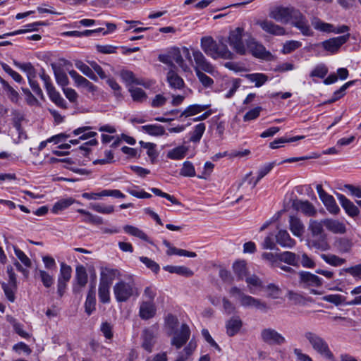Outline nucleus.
Masks as SVG:
<instances>
[{"mask_svg": "<svg viewBox=\"0 0 361 361\" xmlns=\"http://www.w3.org/2000/svg\"><path fill=\"white\" fill-rule=\"evenodd\" d=\"M324 204L326 206L327 210L331 214H336L340 210L336 202V200L332 195L330 197H328Z\"/></svg>", "mask_w": 361, "mask_h": 361, "instance_id": "obj_59", "label": "nucleus"}, {"mask_svg": "<svg viewBox=\"0 0 361 361\" xmlns=\"http://www.w3.org/2000/svg\"><path fill=\"white\" fill-rule=\"evenodd\" d=\"M1 287L7 299L10 302H14L16 300L15 293L17 289V284L14 286L11 283H2Z\"/></svg>", "mask_w": 361, "mask_h": 361, "instance_id": "obj_44", "label": "nucleus"}, {"mask_svg": "<svg viewBox=\"0 0 361 361\" xmlns=\"http://www.w3.org/2000/svg\"><path fill=\"white\" fill-rule=\"evenodd\" d=\"M150 190L156 195L166 198L169 201H170L172 204L178 205V206H183L182 203L176 199L174 196L171 195L168 193H166L163 191H161L160 189L157 188H150Z\"/></svg>", "mask_w": 361, "mask_h": 361, "instance_id": "obj_50", "label": "nucleus"}, {"mask_svg": "<svg viewBox=\"0 0 361 361\" xmlns=\"http://www.w3.org/2000/svg\"><path fill=\"white\" fill-rule=\"evenodd\" d=\"M293 207L298 211H301L307 216H313L317 214L316 209L309 201L294 200Z\"/></svg>", "mask_w": 361, "mask_h": 361, "instance_id": "obj_20", "label": "nucleus"}, {"mask_svg": "<svg viewBox=\"0 0 361 361\" xmlns=\"http://www.w3.org/2000/svg\"><path fill=\"white\" fill-rule=\"evenodd\" d=\"M157 309L154 302L142 301L139 308V316L143 320L153 318L156 314Z\"/></svg>", "mask_w": 361, "mask_h": 361, "instance_id": "obj_15", "label": "nucleus"}, {"mask_svg": "<svg viewBox=\"0 0 361 361\" xmlns=\"http://www.w3.org/2000/svg\"><path fill=\"white\" fill-rule=\"evenodd\" d=\"M118 271L115 269L102 268L100 274L99 283L111 286Z\"/></svg>", "mask_w": 361, "mask_h": 361, "instance_id": "obj_27", "label": "nucleus"}, {"mask_svg": "<svg viewBox=\"0 0 361 361\" xmlns=\"http://www.w3.org/2000/svg\"><path fill=\"white\" fill-rule=\"evenodd\" d=\"M337 197L341 206L349 216L354 217L359 214L360 211L358 208L345 195L342 194H337Z\"/></svg>", "mask_w": 361, "mask_h": 361, "instance_id": "obj_21", "label": "nucleus"}, {"mask_svg": "<svg viewBox=\"0 0 361 361\" xmlns=\"http://www.w3.org/2000/svg\"><path fill=\"white\" fill-rule=\"evenodd\" d=\"M180 174L185 177H193L195 176V170L193 164L188 161L183 163Z\"/></svg>", "mask_w": 361, "mask_h": 361, "instance_id": "obj_53", "label": "nucleus"}, {"mask_svg": "<svg viewBox=\"0 0 361 361\" xmlns=\"http://www.w3.org/2000/svg\"><path fill=\"white\" fill-rule=\"evenodd\" d=\"M304 137H305L304 136H295V137H292L290 138L280 137V138L276 139V140H274L273 142H270L269 147L271 149H278V148L281 147V145H280L281 144L295 142L297 140L303 139Z\"/></svg>", "mask_w": 361, "mask_h": 361, "instance_id": "obj_49", "label": "nucleus"}, {"mask_svg": "<svg viewBox=\"0 0 361 361\" xmlns=\"http://www.w3.org/2000/svg\"><path fill=\"white\" fill-rule=\"evenodd\" d=\"M141 347L148 353H151L156 343L155 334L152 329H145L141 336Z\"/></svg>", "mask_w": 361, "mask_h": 361, "instance_id": "obj_14", "label": "nucleus"}, {"mask_svg": "<svg viewBox=\"0 0 361 361\" xmlns=\"http://www.w3.org/2000/svg\"><path fill=\"white\" fill-rule=\"evenodd\" d=\"M247 47L251 54L256 58L268 59L271 53L266 50L265 47L258 43L254 38L250 37L246 42Z\"/></svg>", "mask_w": 361, "mask_h": 361, "instance_id": "obj_12", "label": "nucleus"}, {"mask_svg": "<svg viewBox=\"0 0 361 361\" xmlns=\"http://www.w3.org/2000/svg\"><path fill=\"white\" fill-rule=\"evenodd\" d=\"M163 244L168 248L166 251V254L168 255H176L188 257H195L197 256V254L194 252H190L183 249H178L176 248V247L172 246L171 243L166 240H163Z\"/></svg>", "mask_w": 361, "mask_h": 361, "instance_id": "obj_26", "label": "nucleus"}, {"mask_svg": "<svg viewBox=\"0 0 361 361\" xmlns=\"http://www.w3.org/2000/svg\"><path fill=\"white\" fill-rule=\"evenodd\" d=\"M196 75L198 78L200 82L205 87H210L213 85L214 80L210 77L207 76L203 71H197Z\"/></svg>", "mask_w": 361, "mask_h": 361, "instance_id": "obj_63", "label": "nucleus"}, {"mask_svg": "<svg viewBox=\"0 0 361 361\" xmlns=\"http://www.w3.org/2000/svg\"><path fill=\"white\" fill-rule=\"evenodd\" d=\"M261 340L270 345H281L286 343L285 337L272 328H265L261 331Z\"/></svg>", "mask_w": 361, "mask_h": 361, "instance_id": "obj_7", "label": "nucleus"}, {"mask_svg": "<svg viewBox=\"0 0 361 361\" xmlns=\"http://www.w3.org/2000/svg\"><path fill=\"white\" fill-rule=\"evenodd\" d=\"M322 259H324L327 264L338 267L343 264L345 262V259L343 258H341L335 255H325L322 254L321 255Z\"/></svg>", "mask_w": 361, "mask_h": 361, "instance_id": "obj_47", "label": "nucleus"}, {"mask_svg": "<svg viewBox=\"0 0 361 361\" xmlns=\"http://www.w3.org/2000/svg\"><path fill=\"white\" fill-rule=\"evenodd\" d=\"M96 298L94 287L92 286L88 291L86 300L85 302V312L90 315L95 310Z\"/></svg>", "mask_w": 361, "mask_h": 361, "instance_id": "obj_31", "label": "nucleus"}, {"mask_svg": "<svg viewBox=\"0 0 361 361\" xmlns=\"http://www.w3.org/2000/svg\"><path fill=\"white\" fill-rule=\"evenodd\" d=\"M129 92L134 102H143L147 98L145 92L140 87H130Z\"/></svg>", "mask_w": 361, "mask_h": 361, "instance_id": "obj_43", "label": "nucleus"}, {"mask_svg": "<svg viewBox=\"0 0 361 361\" xmlns=\"http://www.w3.org/2000/svg\"><path fill=\"white\" fill-rule=\"evenodd\" d=\"M196 348V343L191 340L189 343L184 348L183 353L180 355L178 357H183L185 361L194 352Z\"/></svg>", "mask_w": 361, "mask_h": 361, "instance_id": "obj_61", "label": "nucleus"}, {"mask_svg": "<svg viewBox=\"0 0 361 361\" xmlns=\"http://www.w3.org/2000/svg\"><path fill=\"white\" fill-rule=\"evenodd\" d=\"M4 90L6 92L8 99L14 103H16L19 100V94L5 80L1 82Z\"/></svg>", "mask_w": 361, "mask_h": 361, "instance_id": "obj_40", "label": "nucleus"}, {"mask_svg": "<svg viewBox=\"0 0 361 361\" xmlns=\"http://www.w3.org/2000/svg\"><path fill=\"white\" fill-rule=\"evenodd\" d=\"M245 77L250 82H255L257 87L262 86L268 80L267 75L264 73H250Z\"/></svg>", "mask_w": 361, "mask_h": 361, "instance_id": "obj_38", "label": "nucleus"}, {"mask_svg": "<svg viewBox=\"0 0 361 361\" xmlns=\"http://www.w3.org/2000/svg\"><path fill=\"white\" fill-rule=\"evenodd\" d=\"M304 336L319 355L329 360H334L335 357L324 338L312 331L305 332Z\"/></svg>", "mask_w": 361, "mask_h": 361, "instance_id": "obj_2", "label": "nucleus"}, {"mask_svg": "<svg viewBox=\"0 0 361 361\" xmlns=\"http://www.w3.org/2000/svg\"><path fill=\"white\" fill-rule=\"evenodd\" d=\"M124 231L133 236L137 237L145 241L149 242L148 236L140 229L130 225H126L123 227Z\"/></svg>", "mask_w": 361, "mask_h": 361, "instance_id": "obj_39", "label": "nucleus"}, {"mask_svg": "<svg viewBox=\"0 0 361 361\" xmlns=\"http://www.w3.org/2000/svg\"><path fill=\"white\" fill-rule=\"evenodd\" d=\"M14 64L18 68H20L21 70L24 71L27 73V78H35L36 76V71L34 68V66L30 63H21L17 61H14Z\"/></svg>", "mask_w": 361, "mask_h": 361, "instance_id": "obj_54", "label": "nucleus"}, {"mask_svg": "<svg viewBox=\"0 0 361 361\" xmlns=\"http://www.w3.org/2000/svg\"><path fill=\"white\" fill-rule=\"evenodd\" d=\"M239 300L240 305L244 307H255L261 310H267L268 308L264 302L245 294L242 295Z\"/></svg>", "mask_w": 361, "mask_h": 361, "instance_id": "obj_19", "label": "nucleus"}, {"mask_svg": "<svg viewBox=\"0 0 361 361\" xmlns=\"http://www.w3.org/2000/svg\"><path fill=\"white\" fill-rule=\"evenodd\" d=\"M300 283L303 287H319L322 285V279L318 276L308 271H300L298 273Z\"/></svg>", "mask_w": 361, "mask_h": 361, "instance_id": "obj_13", "label": "nucleus"}, {"mask_svg": "<svg viewBox=\"0 0 361 361\" xmlns=\"http://www.w3.org/2000/svg\"><path fill=\"white\" fill-rule=\"evenodd\" d=\"M41 281L46 288H50L54 283V278L49 273L44 270L38 271Z\"/></svg>", "mask_w": 361, "mask_h": 361, "instance_id": "obj_57", "label": "nucleus"}, {"mask_svg": "<svg viewBox=\"0 0 361 361\" xmlns=\"http://www.w3.org/2000/svg\"><path fill=\"white\" fill-rule=\"evenodd\" d=\"M159 60L171 66H173V63L175 61L183 71L186 72L190 70L189 66L183 60L180 49L177 47L171 48L166 54H160L159 56Z\"/></svg>", "mask_w": 361, "mask_h": 361, "instance_id": "obj_5", "label": "nucleus"}, {"mask_svg": "<svg viewBox=\"0 0 361 361\" xmlns=\"http://www.w3.org/2000/svg\"><path fill=\"white\" fill-rule=\"evenodd\" d=\"M116 300L118 302L128 301L133 296H138V289L133 281L126 282L120 281L113 288Z\"/></svg>", "mask_w": 361, "mask_h": 361, "instance_id": "obj_4", "label": "nucleus"}, {"mask_svg": "<svg viewBox=\"0 0 361 361\" xmlns=\"http://www.w3.org/2000/svg\"><path fill=\"white\" fill-rule=\"evenodd\" d=\"M192 56L195 63L194 66L195 73H197V71H204L210 74L214 72V67L207 59L202 51L198 49H192Z\"/></svg>", "mask_w": 361, "mask_h": 361, "instance_id": "obj_8", "label": "nucleus"}, {"mask_svg": "<svg viewBox=\"0 0 361 361\" xmlns=\"http://www.w3.org/2000/svg\"><path fill=\"white\" fill-rule=\"evenodd\" d=\"M140 260L149 269H151L154 273L157 274L160 269L159 265L154 260L147 257H140Z\"/></svg>", "mask_w": 361, "mask_h": 361, "instance_id": "obj_56", "label": "nucleus"}, {"mask_svg": "<svg viewBox=\"0 0 361 361\" xmlns=\"http://www.w3.org/2000/svg\"><path fill=\"white\" fill-rule=\"evenodd\" d=\"M334 247L339 253H348L350 252L352 249L353 243L348 238H338L335 240L334 243Z\"/></svg>", "mask_w": 361, "mask_h": 361, "instance_id": "obj_28", "label": "nucleus"}, {"mask_svg": "<svg viewBox=\"0 0 361 361\" xmlns=\"http://www.w3.org/2000/svg\"><path fill=\"white\" fill-rule=\"evenodd\" d=\"M208 106L205 105H200V104H192L188 106L180 114V117L185 116L188 117L191 116H194L197 114L202 111L207 109Z\"/></svg>", "mask_w": 361, "mask_h": 361, "instance_id": "obj_41", "label": "nucleus"}, {"mask_svg": "<svg viewBox=\"0 0 361 361\" xmlns=\"http://www.w3.org/2000/svg\"><path fill=\"white\" fill-rule=\"evenodd\" d=\"M279 261L284 262L290 266L298 267L300 262V257L294 252L285 251L279 253Z\"/></svg>", "mask_w": 361, "mask_h": 361, "instance_id": "obj_25", "label": "nucleus"}, {"mask_svg": "<svg viewBox=\"0 0 361 361\" xmlns=\"http://www.w3.org/2000/svg\"><path fill=\"white\" fill-rule=\"evenodd\" d=\"M42 24V23H39V22L27 24L25 26L26 28L25 30H16L14 32L4 34L2 35H0V39H3L7 36H13V35L22 34V33L25 32V31L37 30V29H38L37 27Z\"/></svg>", "mask_w": 361, "mask_h": 361, "instance_id": "obj_51", "label": "nucleus"}, {"mask_svg": "<svg viewBox=\"0 0 361 361\" xmlns=\"http://www.w3.org/2000/svg\"><path fill=\"white\" fill-rule=\"evenodd\" d=\"M243 28L237 27L229 32L228 40H226L234 51L240 55L246 52V48L243 42Z\"/></svg>", "mask_w": 361, "mask_h": 361, "instance_id": "obj_6", "label": "nucleus"}, {"mask_svg": "<svg viewBox=\"0 0 361 361\" xmlns=\"http://www.w3.org/2000/svg\"><path fill=\"white\" fill-rule=\"evenodd\" d=\"M167 82L169 87L172 89L180 90L183 88L185 82L183 78L173 70H170L167 73Z\"/></svg>", "mask_w": 361, "mask_h": 361, "instance_id": "obj_24", "label": "nucleus"}, {"mask_svg": "<svg viewBox=\"0 0 361 361\" xmlns=\"http://www.w3.org/2000/svg\"><path fill=\"white\" fill-rule=\"evenodd\" d=\"M324 219L321 221L316 220H310L309 224V230L312 237L318 238L311 240L312 245L320 250L325 251L329 248L327 242L326 235L324 231Z\"/></svg>", "mask_w": 361, "mask_h": 361, "instance_id": "obj_3", "label": "nucleus"}, {"mask_svg": "<svg viewBox=\"0 0 361 361\" xmlns=\"http://www.w3.org/2000/svg\"><path fill=\"white\" fill-rule=\"evenodd\" d=\"M47 92L51 101L57 106L63 109H66L68 108L66 102L61 96L60 93L56 90L55 87L50 88V90H48Z\"/></svg>", "mask_w": 361, "mask_h": 361, "instance_id": "obj_32", "label": "nucleus"}, {"mask_svg": "<svg viewBox=\"0 0 361 361\" xmlns=\"http://www.w3.org/2000/svg\"><path fill=\"white\" fill-rule=\"evenodd\" d=\"M72 269L69 265H67L65 263L61 264V269L60 274L59 276L58 280H61L62 281L68 282L71 277Z\"/></svg>", "mask_w": 361, "mask_h": 361, "instance_id": "obj_52", "label": "nucleus"}, {"mask_svg": "<svg viewBox=\"0 0 361 361\" xmlns=\"http://www.w3.org/2000/svg\"><path fill=\"white\" fill-rule=\"evenodd\" d=\"M142 130L152 136H161L165 134V129L164 126L157 124H149L142 126Z\"/></svg>", "mask_w": 361, "mask_h": 361, "instance_id": "obj_33", "label": "nucleus"}, {"mask_svg": "<svg viewBox=\"0 0 361 361\" xmlns=\"http://www.w3.org/2000/svg\"><path fill=\"white\" fill-rule=\"evenodd\" d=\"M343 271L355 279H361V264L343 269Z\"/></svg>", "mask_w": 361, "mask_h": 361, "instance_id": "obj_64", "label": "nucleus"}, {"mask_svg": "<svg viewBox=\"0 0 361 361\" xmlns=\"http://www.w3.org/2000/svg\"><path fill=\"white\" fill-rule=\"evenodd\" d=\"M77 286L83 288L86 286L88 281V276L85 267L83 265H78L75 269V277Z\"/></svg>", "mask_w": 361, "mask_h": 361, "instance_id": "obj_30", "label": "nucleus"}, {"mask_svg": "<svg viewBox=\"0 0 361 361\" xmlns=\"http://www.w3.org/2000/svg\"><path fill=\"white\" fill-rule=\"evenodd\" d=\"M110 286H109V285L99 283L98 295H99V300L101 302L109 303L110 302V295H109Z\"/></svg>", "mask_w": 361, "mask_h": 361, "instance_id": "obj_48", "label": "nucleus"}, {"mask_svg": "<svg viewBox=\"0 0 361 361\" xmlns=\"http://www.w3.org/2000/svg\"><path fill=\"white\" fill-rule=\"evenodd\" d=\"M74 202L75 200L72 197L61 199L54 204L51 209V212L54 214H58L59 212H61L72 205Z\"/></svg>", "mask_w": 361, "mask_h": 361, "instance_id": "obj_36", "label": "nucleus"}, {"mask_svg": "<svg viewBox=\"0 0 361 361\" xmlns=\"http://www.w3.org/2000/svg\"><path fill=\"white\" fill-rule=\"evenodd\" d=\"M302 45L300 42L298 41H288L286 42L283 47V53L290 54L294 50L297 49Z\"/></svg>", "mask_w": 361, "mask_h": 361, "instance_id": "obj_62", "label": "nucleus"}, {"mask_svg": "<svg viewBox=\"0 0 361 361\" xmlns=\"http://www.w3.org/2000/svg\"><path fill=\"white\" fill-rule=\"evenodd\" d=\"M291 11L292 8L277 7L271 12L270 17L278 22L288 23L291 18Z\"/></svg>", "mask_w": 361, "mask_h": 361, "instance_id": "obj_17", "label": "nucleus"}, {"mask_svg": "<svg viewBox=\"0 0 361 361\" xmlns=\"http://www.w3.org/2000/svg\"><path fill=\"white\" fill-rule=\"evenodd\" d=\"M349 39V34L333 37L325 40L317 46H322L324 49L334 54L338 51L341 47Z\"/></svg>", "mask_w": 361, "mask_h": 361, "instance_id": "obj_11", "label": "nucleus"}, {"mask_svg": "<svg viewBox=\"0 0 361 361\" xmlns=\"http://www.w3.org/2000/svg\"><path fill=\"white\" fill-rule=\"evenodd\" d=\"M224 312L228 315L237 312V308L235 305L231 302L226 297L222 299Z\"/></svg>", "mask_w": 361, "mask_h": 361, "instance_id": "obj_58", "label": "nucleus"}, {"mask_svg": "<svg viewBox=\"0 0 361 361\" xmlns=\"http://www.w3.org/2000/svg\"><path fill=\"white\" fill-rule=\"evenodd\" d=\"M188 149V147L184 145L178 146L169 151L167 157L173 160L182 159L185 156Z\"/></svg>", "mask_w": 361, "mask_h": 361, "instance_id": "obj_34", "label": "nucleus"}, {"mask_svg": "<svg viewBox=\"0 0 361 361\" xmlns=\"http://www.w3.org/2000/svg\"><path fill=\"white\" fill-rule=\"evenodd\" d=\"M290 22L305 36H310L312 35L307 20L302 16V14L298 10L292 8L291 18Z\"/></svg>", "mask_w": 361, "mask_h": 361, "instance_id": "obj_9", "label": "nucleus"}, {"mask_svg": "<svg viewBox=\"0 0 361 361\" xmlns=\"http://www.w3.org/2000/svg\"><path fill=\"white\" fill-rule=\"evenodd\" d=\"M75 67L80 70L85 75L91 80L97 82L98 80L97 76L94 73L91 66L90 67L81 61H76L75 63Z\"/></svg>", "mask_w": 361, "mask_h": 361, "instance_id": "obj_35", "label": "nucleus"}, {"mask_svg": "<svg viewBox=\"0 0 361 361\" xmlns=\"http://www.w3.org/2000/svg\"><path fill=\"white\" fill-rule=\"evenodd\" d=\"M205 124L203 123H199L195 126L194 130L190 133V141L192 142H197L202 137L205 131Z\"/></svg>", "mask_w": 361, "mask_h": 361, "instance_id": "obj_42", "label": "nucleus"}, {"mask_svg": "<svg viewBox=\"0 0 361 361\" xmlns=\"http://www.w3.org/2000/svg\"><path fill=\"white\" fill-rule=\"evenodd\" d=\"M200 47L208 56L214 60L234 58V54L229 50L226 39L223 37H219L218 41L214 40L211 36L202 37L200 39Z\"/></svg>", "mask_w": 361, "mask_h": 361, "instance_id": "obj_1", "label": "nucleus"}, {"mask_svg": "<svg viewBox=\"0 0 361 361\" xmlns=\"http://www.w3.org/2000/svg\"><path fill=\"white\" fill-rule=\"evenodd\" d=\"M289 229L295 237L302 236L305 232V226L302 221L295 216H289Z\"/></svg>", "mask_w": 361, "mask_h": 361, "instance_id": "obj_22", "label": "nucleus"}, {"mask_svg": "<svg viewBox=\"0 0 361 361\" xmlns=\"http://www.w3.org/2000/svg\"><path fill=\"white\" fill-rule=\"evenodd\" d=\"M243 326V322L239 316H233L226 322V334L233 336L238 333Z\"/></svg>", "mask_w": 361, "mask_h": 361, "instance_id": "obj_23", "label": "nucleus"}, {"mask_svg": "<svg viewBox=\"0 0 361 361\" xmlns=\"http://www.w3.org/2000/svg\"><path fill=\"white\" fill-rule=\"evenodd\" d=\"M173 336L171 339V344L175 346L177 349L183 347L190 336V329L188 324H183L180 329L173 331Z\"/></svg>", "mask_w": 361, "mask_h": 361, "instance_id": "obj_10", "label": "nucleus"}, {"mask_svg": "<svg viewBox=\"0 0 361 361\" xmlns=\"http://www.w3.org/2000/svg\"><path fill=\"white\" fill-rule=\"evenodd\" d=\"M260 26L267 32L276 35H283L285 34L283 27L274 24L271 21L264 20L260 23Z\"/></svg>", "mask_w": 361, "mask_h": 361, "instance_id": "obj_29", "label": "nucleus"}, {"mask_svg": "<svg viewBox=\"0 0 361 361\" xmlns=\"http://www.w3.org/2000/svg\"><path fill=\"white\" fill-rule=\"evenodd\" d=\"M90 207L94 211L104 214H110L114 212V207L113 205H104L100 203H92L90 204Z\"/></svg>", "mask_w": 361, "mask_h": 361, "instance_id": "obj_46", "label": "nucleus"}, {"mask_svg": "<svg viewBox=\"0 0 361 361\" xmlns=\"http://www.w3.org/2000/svg\"><path fill=\"white\" fill-rule=\"evenodd\" d=\"M276 243L284 248H292L295 245V240L292 238L285 229H279L275 235Z\"/></svg>", "mask_w": 361, "mask_h": 361, "instance_id": "obj_16", "label": "nucleus"}, {"mask_svg": "<svg viewBox=\"0 0 361 361\" xmlns=\"http://www.w3.org/2000/svg\"><path fill=\"white\" fill-rule=\"evenodd\" d=\"M233 269L238 280H243L247 274L246 263L245 261L235 262L233 265Z\"/></svg>", "mask_w": 361, "mask_h": 361, "instance_id": "obj_37", "label": "nucleus"}, {"mask_svg": "<svg viewBox=\"0 0 361 361\" xmlns=\"http://www.w3.org/2000/svg\"><path fill=\"white\" fill-rule=\"evenodd\" d=\"M328 73V68L324 65L317 66L310 73V77L324 78Z\"/></svg>", "mask_w": 361, "mask_h": 361, "instance_id": "obj_60", "label": "nucleus"}, {"mask_svg": "<svg viewBox=\"0 0 361 361\" xmlns=\"http://www.w3.org/2000/svg\"><path fill=\"white\" fill-rule=\"evenodd\" d=\"M324 227L335 234H344L346 232L345 224L338 219H325Z\"/></svg>", "mask_w": 361, "mask_h": 361, "instance_id": "obj_18", "label": "nucleus"}, {"mask_svg": "<svg viewBox=\"0 0 361 361\" xmlns=\"http://www.w3.org/2000/svg\"><path fill=\"white\" fill-rule=\"evenodd\" d=\"M277 164L276 161H272V162H270V163H268V164H266L264 166H262L259 171V173H258V176H257V178H256V180L253 182V184H252V188H254L257 184L258 183V182L262 178H264L267 174H268L271 170L273 169V167L274 166H276Z\"/></svg>", "mask_w": 361, "mask_h": 361, "instance_id": "obj_45", "label": "nucleus"}, {"mask_svg": "<svg viewBox=\"0 0 361 361\" xmlns=\"http://www.w3.org/2000/svg\"><path fill=\"white\" fill-rule=\"evenodd\" d=\"M262 257L263 259L268 261L272 268H276V266L279 264V253L264 252Z\"/></svg>", "mask_w": 361, "mask_h": 361, "instance_id": "obj_55", "label": "nucleus"}]
</instances>
